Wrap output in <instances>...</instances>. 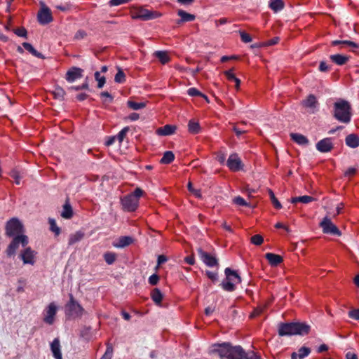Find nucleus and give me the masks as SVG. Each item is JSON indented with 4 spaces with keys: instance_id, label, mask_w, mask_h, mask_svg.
Segmentation results:
<instances>
[{
    "instance_id": "nucleus-1",
    "label": "nucleus",
    "mask_w": 359,
    "mask_h": 359,
    "mask_svg": "<svg viewBox=\"0 0 359 359\" xmlns=\"http://www.w3.org/2000/svg\"><path fill=\"white\" fill-rule=\"evenodd\" d=\"M211 352L217 353L220 359H260L255 353H247L241 346H231L229 343L214 344Z\"/></svg>"
},
{
    "instance_id": "nucleus-2",
    "label": "nucleus",
    "mask_w": 359,
    "mask_h": 359,
    "mask_svg": "<svg viewBox=\"0 0 359 359\" xmlns=\"http://www.w3.org/2000/svg\"><path fill=\"white\" fill-rule=\"evenodd\" d=\"M311 330L310 325L304 323H280L278 325V334L280 336L305 335Z\"/></svg>"
},
{
    "instance_id": "nucleus-3",
    "label": "nucleus",
    "mask_w": 359,
    "mask_h": 359,
    "mask_svg": "<svg viewBox=\"0 0 359 359\" xmlns=\"http://www.w3.org/2000/svg\"><path fill=\"white\" fill-rule=\"evenodd\" d=\"M333 116L339 121L348 123L351 119V107L345 100L339 99L334 104Z\"/></svg>"
},
{
    "instance_id": "nucleus-4",
    "label": "nucleus",
    "mask_w": 359,
    "mask_h": 359,
    "mask_svg": "<svg viewBox=\"0 0 359 359\" xmlns=\"http://www.w3.org/2000/svg\"><path fill=\"white\" fill-rule=\"evenodd\" d=\"M224 273L226 278L222 281L221 287L227 292L234 291L236 290V285L241 282V278L236 271L230 268H226Z\"/></svg>"
},
{
    "instance_id": "nucleus-5",
    "label": "nucleus",
    "mask_w": 359,
    "mask_h": 359,
    "mask_svg": "<svg viewBox=\"0 0 359 359\" xmlns=\"http://www.w3.org/2000/svg\"><path fill=\"white\" fill-rule=\"evenodd\" d=\"M85 311L82 306L78 303L72 294H69V300L65 305V314L69 318H81Z\"/></svg>"
},
{
    "instance_id": "nucleus-6",
    "label": "nucleus",
    "mask_w": 359,
    "mask_h": 359,
    "mask_svg": "<svg viewBox=\"0 0 359 359\" xmlns=\"http://www.w3.org/2000/svg\"><path fill=\"white\" fill-rule=\"evenodd\" d=\"M161 16L160 13L151 11L143 8H137L131 13V18L134 20H149Z\"/></svg>"
},
{
    "instance_id": "nucleus-7",
    "label": "nucleus",
    "mask_w": 359,
    "mask_h": 359,
    "mask_svg": "<svg viewBox=\"0 0 359 359\" xmlns=\"http://www.w3.org/2000/svg\"><path fill=\"white\" fill-rule=\"evenodd\" d=\"M23 225L17 218H12L6 225V234L8 236H18L23 235Z\"/></svg>"
},
{
    "instance_id": "nucleus-8",
    "label": "nucleus",
    "mask_w": 359,
    "mask_h": 359,
    "mask_svg": "<svg viewBox=\"0 0 359 359\" xmlns=\"http://www.w3.org/2000/svg\"><path fill=\"white\" fill-rule=\"evenodd\" d=\"M12 237L13 240L6 249V254L9 257L15 254L20 244H21L22 247H25L28 244V237L25 235Z\"/></svg>"
},
{
    "instance_id": "nucleus-9",
    "label": "nucleus",
    "mask_w": 359,
    "mask_h": 359,
    "mask_svg": "<svg viewBox=\"0 0 359 359\" xmlns=\"http://www.w3.org/2000/svg\"><path fill=\"white\" fill-rule=\"evenodd\" d=\"M323 232L326 234L340 236L341 232L328 217H325L320 223Z\"/></svg>"
},
{
    "instance_id": "nucleus-10",
    "label": "nucleus",
    "mask_w": 359,
    "mask_h": 359,
    "mask_svg": "<svg viewBox=\"0 0 359 359\" xmlns=\"http://www.w3.org/2000/svg\"><path fill=\"white\" fill-rule=\"evenodd\" d=\"M37 252L30 247H26L20 252V258L24 264L34 265L36 262Z\"/></svg>"
},
{
    "instance_id": "nucleus-11",
    "label": "nucleus",
    "mask_w": 359,
    "mask_h": 359,
    "mask_svg": "<svg viewBox=\"0 0 359 359\" xmlns=\"http://www.w3.org/2000/svg\"><path fill=\"white\" fill-rule=\"evenodd\" d=\"M121 204L126 211L133 212L138 207L139 201L135 196L128 194L121 199Z\"/></svg>"
},
{
    "instance_id": "nucleus-12",
    "label": "nucleus",
    "mask_w": 359,
    "mask_h": 359,
    "mask_svg": "<svg viewBox=\"0 0 359 359\" xmlns=\"http://www.w3.org/2000/svg\"><path fill=\"white\" fill-rule=\"evenodd\" d=\"M231 171L237 172L243 169V164L237 154H231L226 163Z\"/></svg>"
},
{
    "instance_id": "nucleus-13",
    "label": "nucleus",
    "mask_w": 359,
    "mask_h": 359,
    "mask_svg": "<svg viewBox=\"0 0 359 359\" xmlns=\"http://www.w3.org/2000/svg\"><path fill=\"white\" fill-rule=\"evenodd\" d=\"M57 311V306L55 302L50 303L44 311L43 321L48 325L53 324Z\"/></svg>"
},
{
    "instance_id": "nucleus-14",
    "label": "nucleus",
    "mask_w": 359,
    "mask_h": 359,
    "mask_svg": "<svg viewBox=\"0 0 359 359\" xmlns=\"http://www.w3.org/2000/svg\"><path fill=\"white\" fill-rule=\"evenodd\" d=\"M37 19L41 25H47L52 22L53 17L50 8L43 5L37 14Z\"/></svg>"
},
{
    "instance_id": "nucleus-15",
    "label": "nucleus",
    "mask_w": 359,
    "mask_h": 359,
    "mask_svg": "<svg viewBox=\"0 0 359 359\" xmlns=\"http://www.w3.org/2000/svg\"><path fill=\"white\" fill-rule=\"evenodd\" d=\"M197 251L201 259L205 265L210 267H213L218 265V261L215 257L205 252L202 248H198Z\"/></svg>"
},
{
    "instance_id": "nucleus-16",
    "label": "nucleus",
    "mask_w": 359,
    "mask_h": 359,
    "mask_svg": "<svg viewBox=\"0 0 359 359\" xmlns=\"http://www.w3.org/2000/svg\"><path fill=\"white\" fill-rule=\"evenodd\" d=\"M316 149L321 153L330 152L334 147L332 139L330 137L324 138L317 142Z\"/></svg>"
},
{
    "instance_id": "nucleus-17",
    "label": "nucleus",
    "mask_w": 359,
    "mask_h": 359,
    "mask_svg": "<svg viewBox=\"0 0 359 359\" xmlns=\"http://www.w3.org/2000/svg\"><path fill=\"white\" fill-rule=\"evenodd\" d=\"M304 107L309 108L311 113H314L318 107V102L316 96L313 94L309 95L306 99L302 101Z\"/></svg>"
},
{
    "instance_id": "nucleus-18",
    "label": "nucleus",
    "mask_w": 359,
    "mask_h": 359,
    "mask_svg": "<svg viewBox=\"0 0 359 359\" xmlns=\"http://www.w3.org/2000/svg\"><path fill=\"white\" fill-rule=\"evenodd\" d=\"M83 69L79 67L71 68L66 74V80L68 82H74L82 76Z\"/></svg>"
},
{
    "instance_id": "nucleus-19",
    "label": "nucleus",
    "mask_w": 359,
    "mask_h": 359,
    "mask_svg": "<svg viewBox=\"0 0 359 359\" xmlns=\"http://www.w3.org/2000/svg\"><path fill=\"white\" fill-rule=\"evenodd\" d=\"M50 350L53 353V357L55 359H62V355L61 353V346L60 340L58 338L54 339V340L50 344Z\"/></svg>"
},
{
    "instance_id": "nucleus-20",
    "label": "nucleus",
    "mask_w": 359,
    "mask_h": 359,
    "mask_svg": "<svg viewBox=\"0 0 359 359\" xmlns=\"http://www.w3.org/2000/svg\"><path fill=\"white\" fill-rule=\"evenodd\" d=\"M133 242V238L130 236H121L113 243V246L116 248H123L130 245Z\"/></svg>"
},
{
    "instance_id": "nucleus-21",
    "label": "nucleus",
    "mask_w": 359,
    "mask_h": 359,
    "mask_svg": "<svg viewBox=\"0 0 359 359\" xmlns=\"http://www.w3.org/2000/svg\"><path fill=\"white\" fill-rule=\"evenodd\" d=\"M332 45L334 46L340 45L341 48H349L351 50H354V49L359 48L358 44H357L356 43H355L353 41H348V40H344V41L334 40V41H332Z\"/></svg>"
},
{
    "instance_id": "nucleus-22",
    "label": "nucleus",
    "mask_w": 359,
    "mask_h": 359,
    "mask_svg": "<svg viewBox=\"0 0 359 359\" xmlns=\"http://www.w3.org/2000/svg\"><path fill=\"white\" fill-rule=\"evenodd\" d=\"M345 142L350 148H357L359 147V136L354 133L350 134L346 137Z\"/></svg>"
},
{
    "instance_id": "nucleus-23",
    "label": "nucleus",
    "mask_w": 359,
    "mask_h": 359,
    "mask_svg": "<svg viewBox=\"0 0 359 359\" xmlns=\"http://www.w3.org/2000/svg\"><path fill=\"white\" fill-rule=\"evenodd\" d=\"M265 257L269 261V264L273 266H278L283 260L281 256L271 252L266 253Z\"/></svg>"
},
{
    "instance_id": "nucleus-24",
    "label": "nucleus",
    "mask_w": 359,
    "mask_h": 359,
    "mask_svg": "<svg viewBox=\"0 0 359 359\" xmlns=\"http://www.w3.org/2000/svg\"><path fill=\"white\" fill-rule=\"evenodd\" d=\"M176 127L172 125H165L163 127L159 128L156 130L158 135L165 136L170 135L175 133Z\"/></svg>"
},
{
    "instance_id": "nucleus-25",
    "label": "nucleus",
    "mask_w": 359,
    "mask_h": 359,
    "mask_svg": "<svg viewBox=\"0 0 359 359\" xmlns=\"http://www.w3.org/2000/svg\"><path fill=\"white\" fill-rule=\"evenodd\" d=\"M177 15L180 17V20L177 22L178 24L186 22H191L194 21L196 18L194 15L188 13L183 10H179L177 11Z\"/></svg>"
},
{
    "instance_id": "nucleus-26",
    "label": "nucleus",
    "mask_w": 359,
    "mask_h": 359,
    "mask_svg": "<svg viewBox=\"0 0 359 359\" xmlns=\"http://www.w3.org/2000/svg\"><path fill=\"white\" fill-rule=\"evenodd\" d=\"M291 139L299 145H306L309 143L307 137L299 133H291Z\"/></svg>"
},
{
    "instance_id": "nucleus-27",
    "label": "nucleus",
    "mask_w": 359,
    "mask_h": 359,
    "mask_svg": "<svg viewBox=\"0 0 359 359\" xmlns=\"http://www.w3.org/2000/svg\"><path fill=\"white\" fill-rule=\"evenodd\" d=\"M330 58L333 62H334L337 65H343L346 64L349 60L348 57L340 54L331 55L330 56Z\"/></svg>"
},
{
    "instance_id": "nucleus-28",
    "label": "nucleus",
    "mask_w": 359,
    "mask_h": 359,
    "mask_svg": "<svg viewBox=\"0 0 359 359\" xmlns=\"http://www.w3.org/2000/svg\"><path fill=\"white\" fill-rule=\"evenodd\" d=\"M201 126L198 121L191 119L188 123V130L191 134H198L201 132Z\"/></svg>"
},
{
    "instance_id": "nucleus-29",
    "label": "nucleus",
    "mask_w": 359,
    "mask_h": 359,
    "mask_svg": "<svg viewBox=\"0 0 359 359\" xmlns=\"http://www.w3.org/2000/svg\"><path fill=\"white\" fill-rule=\"evenodd\" d=\"M73 215V210L72 206L69 202L67 201L63 205V209L61 212V216L65 219H70Z\"/></svg>"
},
{
    "instance_id": "nucleus-30",
    "label": "nucleus",
    "mask_w": 359,
    "mask_h": 359,
    "mask_svg": "<svg viewBox=\"0 0 359 359\" xmlns=\"http://www.w3.org/2000/svg\"><path fill=\"white\" fill-rule=\"evenodd\" d=\"M313 201H315V198L313 197L305 195L302 196L293 197L291 198L290 202L292 203L300 202L304 204H307Z\"/></svg>"
},
{
    "instance_id": "nucleus-31",
    "label": "nucleus",
    "mask_w": 359,
    "mask_h": 359,
    "mask_svg": "<svg viewBox=\"0 0 359 359\" xmlns=\"http://www.w3.org/2000/svg\"><path fill=\"white\" fill-rule=\"evenodd\" d=\"M154 55L160 60V62L165 65L170 61V57L167 52L158 50L154 52Z\"/></svg>"
},
{
    "instance_id": "nucleus-32",
    "label": "nucleus",
    "mask_w": 359,
    "mask_h": 359,
    "mask_svg": "<svg viewBox=\"0 0 359 359\" xmlns=\"http://www.w3.org/2000/svg\"><path fill=\"white\" fill-rule=\"evenodd\" d=\"M84 236V233L81 231H76L69 236L68 244L72 245L74 243L80 241Z\"/></svg>"
},
{
    "instance_id": "nucleus-33",
    "label": "nucleus",
    "mask_w": 359,
    "mask_h": 359,
    "mask_svg": "<svg viewBox=\"0 0 359 359\" xmlns=\"http://www.w3.org/2000/svg\"><path fill=\"white\" fill-rule=\"evenodd\" d=\"M269 7L274 12L281 11L284 7V3L282 0H271Z\"/></svg>"
},
{
    "instance_id": "nucleus-34",
    "label": "nucleus",
    "mask_w": 359,
    "mask_h": 359,
    "mask_svg": "<svg viewBox=\"0 0 359 359\" xmlns=\"http://www.w3.org/2000/svg\"><path fill=\"white\" fill-rule=\"evenodd\" d=\"M22 46L34 56L38 58H43V55L38 52L29 43L24 42L22 43Z\"/></svg>"
},
{
    "instance_id": "nucleus-35",
    "label": "nucleus",
    "mask_w": 359,
    "mask_h": 359,
    "mask_svg": "<svg viewBox=\"0 0 359 359\" xmlns=\"http://www.w3.org/2000/svg\"><path fill=\"white\" fill-rule=\"evenodd\" d=\"M151 299L156 304H160L163 299V294L159 289L155 288L151 292Z\"/></svg>"
},
{
    "instance_id": "nucleus-36",
    "label": "nucleus",
    "mask_w": 359,
    "mask_h": 359,
    "mask_svg": "<svg viewBox=\"0 0 359 359\" xmlns=\"http://www.w3.org/2000/svg\"><path fill=\"white\" fill-rule=\"evenodd\" d=\"M175 159V155L172 151H167L164 153L163 156L161 159V163L163 164H169Z\"/></svg>"
},
{
    "instance_id": "nucleus-37",
    "label": "nucleus",
    "mask_w": 359,
    "mask_h": 359,
    "mask_svg": "<svg viewBox=\"0 0 359 359\" xmlns=\"http://www.w3.org/2000/svg\"><path fill=\"white\" fill-rule=\"evenodd\" d=\"M104 261L107 262V264L111 265L114 264V262L116 259V255L114 252H107L103 255Z\"/></svg>"
},
{
    "instance_id": "nucleus-38",
    "label": "nucleus",
    "mask_w": 359,
    "mask_h": 359,
    "mask_svg": "<svg viewBox=\"0 0 359 359\" xmlns=\"http://www.w3.org/2000/svg\"><path fill=\"white\" fill-rule=\"evenodd\" d=\"M53 94L55 98L62 100L65 97V91L60 86H56L54 90L53 91Z\"/></svg>"
},
{
    "instance_id": "nucleus-39",
    "label": "nucleus",
    "mask_w": 359,
    "mask_h": 359,
    "mask_svg": "<svg viewBox=\"0 0 359 359\" xmlns=\"http://www.w3.org/2000/svg\"><path fill=\"white\" fill-rule=\"evenodd\" d=\"M128 107L133 110H139L145 107L146 104L144 102H136L134 101H128Z\"/></svg>"
},
{
    "instance_id": "nucleus-40",
    "label": "nucleus",
    "mask_w": 359,
    "mask_h": 359,
    "mask_svg": "<svg viewBox=\"0 0 359 359\" xmlns=\"http://www.w3.org/2000/svg\"><path fill=\"white\" fill-rule=\"evenodd\" d=\"M269 194L271 201L274 208L276 209H280L282 208V205H281L280 203L278 201V200L276 198L275 194L273 192V191L269 189Z\"/></svg>"
},
{
    "instance_id": "nucleus-41",
    "label": "nucleus",
    "mask_w": 359,
    "mask_h": 359,
    "mask_svg": "<svg viewBox=\"0 0 359 359\" xmlns=\"http://www.w3.org/2000/svg\"><path fill=\"white\" fill-rule=\"evenodd\" d=\"M125 80H126V76H125L124 72H123V70L121 69L118 68V72L115 75L114 81L116 83H123L125 81Z\"/></svg>"
},
{
    "instance_id": "nucleus-42",
    "label": "nucleus",
    "mask_w": 359,
    "mask_h": 359,
    "mask_svg": "<svg viewBox=\"0 0 359 359\" xmlns=\"http://www.w3.org/2000/svg\"><path fill=\"white\" fill-rule=\"evenodd\" d=\"M310 353H311L310 348L303 346V347H301L298 350V353H298L299 358V359H303L305 357H306L307 355H309Z\"/></svg>"
},
{
    "instance_id": "nucleus-43",
    "label": "nucleus",
    "mask_w": 359,
    "mask_h": 359,
    "mask_svg": "<svg viewBox=\"0 0 359 359\" xmlns=\"http://www.w3.org/2000/svg\"><path fill=\"white\" fill-rule=\"evenodd\" d=\"M95 79L97 81V88H102L106 82L105 77L101 76L100 72H96L95 73Z\"/></svg>"
},
{
    "instance_id": "nucleus-44",
    "label": "nucleus",
    "mask_w": 359,
    "mask_h": 359,
    "mask_svg": "<svg viewBox=\"0 0 359 359\" xmlns=\"http://www.w3.org/2000/svg\"><path fill=\"white\" fill-rule=\"evenodd\" d=\"M129 131V127H124L115 137L116 139L121 143L126 137V134Z\"/></svg>"
},
{
    "instance_id": "nucleus-45",
    "label": "nucleus",
    "mask_w": 359,
    "mask_h": 359,
    "mask_svg": "<svg viewBox=\"0 0 359 359\" xmlns=\"http://www.w3.org/2000/svg\"><path fill=\"white\" fill-rule=\"evenodd\" d=\"M49 224L50 226V230L55 233L56 236H58L60 233V229L57 226L55 220L54 219H49Z\"/></svg>"
},
{
    "instance_id": "nucleus-46",
    "label": "nucleus",
    "mask_w": 359,
    "mask_h": 359,
    "mask_svg": "<svg viewBox=\"0 0 359 359\" xmlns=\"http://www.w3.org/2000/svg\"><path fill=\"white\" fill-rule=\"evenodd\" d=\"M10 176L15 180V182L16 184H20L22 175L18 170H13L12 171H11Z\"/></svg>"
},
{
    "instance_id": "nucleus-47",
    "label": "nucleus",
    "mask_w": 359,
    "mask_h": 359,
    "mask_svg": "<svg viewBox=\"0 0 359 359\" xmlns=\"http://www.w3.org/2000/svg\"><path fill=\"white\" fill-rule=\"evenodd\" d=\"M251 243L255 245H260L263 241L264 238L263 237L259 234H256L251 237Z\"/></svg>"
},
{
    "instance_id": "nucleus-48",
    "label": "nucleus",
    "mask_w": 359,
    "mask_h": 359,
    "mask_svg": "<svg viewBox=\"0 0 359 359\" xmlns=\"http://www.w3.org/2000/svg\"><path fill=\"white\" fill-rule=\"evenodd\" d=\"M233 202L239 206H250V204L247 203L244 198L241 196H236L233 199Z\"/></svg>"
},
{
    "instance_id": "nucleus-49",
    "label": "nucleus",
    "mask_w": 359,
    "mask_h": 359,
    "mask_svg": "<svg viewBox=\"0 0 359 359\" xmlns=\"http://www.w3.org/2000/svg\"><path fill=\"white\" fill-rule=\"evenodd\" d=\"M130 1V0H110L109 1V5L110 6H118L122 4H127Z\"/></svg>"
},
{
    "instance_id": "nucleus-50",
    "label": "nucleus",
    "mask_w": 359,
    "mask_h": 359,
    "mask_svg": "<svg viewBox=\"0 0 359 359\" xmlns=\"http://www.w3.org/2000/svg\"><path fill=\"white\" fill-rule=\"evenodd\" d=\"M187 93L189 96L191 97H196V96H200L202 95V93L200 92L198 89L196 88H190L187 90Z\"/></svg>"
},
{
    "instance_id": "nucleus-51",
    "label": "nucleus",
    "mask_w": 359,
    "mask_h": 359,
    "mask_svg": "<svg viewBox=\"0 0 359 359\" xmlns=\"http://www.w3.org/2000/svg\"><path fill=\"white\" fill-rule=\"evenodd\" d=\"M240 36L242 41L244 43H249L252 41V37L250 35L245 33V32H240Z\"/></svg>"
},
{
    "instance_id": "nucleus-52",
    "label": "nucleus",
    "mask_w": 359,
    "mask_h": 359,
    "mask_svg": "<svg viewBox=\"0 0 359 359\" xmlns=\"http://www.w3.org/2000/svg\"><path fill=\"white\" fill-rule=\"evenodd\" d=\"M86 36L87 33L84 30L79 29L76 32L74 35V39L76 40H81L84 39Z\"/></svg>"
},
{
    "instance_id": "nucleus-53",
    "label": "nucleus",
    "mask_w": 359,
    "mask_h": 359,
    "mask_svg": "<svg viewBox=\"0 0 359 359\" xmlns=\"http://www.w3.org/2000/svg\"><path fill=\"white\" fill-rule=\"evenodd\" d=\"M224 74L229 81H233L234 79L236 78L235 76V74H233V69L224 72Z\"/></svg>"
},
{
    "instance_id": "nucleus-54",
    "label": "nucleus",
    "mask_w": 359,
    "mask_h": 359,
    "mask_svg": "<svg viewBox=\"0 0 359 359\" xmlns=\"http://www.w3.org/2000/svg\"><path fill=\"white\" fill-rule=\"evenodd\" d=\"M188 189L189 191L192 192L197 198L201 197V191L199 189H194L191 182H189L188 184Z\"/></svg>"
},
{
    "instance_id": "nucleus-55",
    "label": "nucleus",
    "mask_w": 359,
    "mask_h": 359,
    "mask_svg": "<svg viewBox=\"0 0 359 359\" xmlns=\"http://www.w3.org/2000/svg\"><path fill=\"white\" fill-rule=\"evenodd\" d=\"M348 317L354 319V320H359V309H353L348 312Z\"/></svg>"
},
{
    "instance_id": "nucleus-56",
    "label": "nucleus",
    "mask_w": 359,
    "mask_h": 359,
    "mask_svg": "<svg viewBox=\"0 0 359 359\" xmlns=\"http://www.w3.org/2000/svg\"><path fill=\"white\" fill-rule=\"evenodd\" d=\"M206 275L213 282L217 281L218 280V274L217 272L207 271Z\"/></svg>"
},
{
    "instance_id": "nucleus-57",
    "label": "nucleus",
    "mask_w": 359,
    "mask_h": 359,
    "mask_svg": "<svg viewBox=\"0 0 359 359\" xmlns=\"http://www.w3.org/2000/svg\"><path fill=\"white\" fill-rule=\"evenodd\" d=\"M357 171V168L354 167H350L348 168L345 172H344V176L345 177H351L353 176Z\"/></svg>"
},
{
    "instance_id": "nucleus-58",
    "label": "nucleus",
    "mask_w": 359,
    "mask_h": 359,
    "mask_svg": "<svg viewBox=\"0 0 359 359\" xmlns=\"http://www.w3.org/2000/svg\"><path fill=\"white\" fill-rule=\"evenodd\" d=\"M158 280H159L158 276L157 274L154 273L149 278V283L151 285H155L158 283Z\"/></svg>"
},
{
    "instance_id": "nucleus-59",
    "label": "nucleus",
    "mask_w": 359,
    "mask_h": 359,
    "mask_svg": "<svg viewBox=\"0 0 359 359\" xmlns=\"http://www.w3.org/2000/svg\"><path fill=\"white\" fill-rule=\"evenodd\" d=\"M15 34L20 37L27 36V30L25 28H19L15 30Z\"/></svg>"
},
{
    "instance_id": "nucleus-60",
    "label": "nucleus",
    "mask_w": 359,
    "mask_h": 359,
    "mask_svg": "<svg viewBox=\"0 0 359 359\" xmlns=\"http://www.w3.org/2000/svg\"><path fill=\"white\" fill-rule=\"evenodd\" d=\"M264 309V307H257V308H256L253 311V312L250 314V317L251 318H254V317L259 316L263 312Z\"/></svg>"
},
{
    "instance_id": "nucleus-61",
    "label": "nucleus",
    "mask_w": 359,
    "mask_h": 359,
    "mask_svg": "<svg viewBox=\"0 0 359 359\" xmlns=\"http://www.w3.org/2000/svg\"><path fill=\"white\" fill-rule=\"evenodd\" d=\"M217 160L221 163L224 164L226 161V155L223 152H219L217 155Z\"/></svg>"
},
{
    "instance_id": "nucleus-62",
    "label": "nucleus",
    "mask_w": 359,
    "mask_h": 359,
    "mask_svg": "<svg viewBox=\"0 0 359 359\" xmlns=\"http://www.w3.org/2000/svg\"><path fill=\"white\" fill-rule=\"evenodd\" d=\"M143 191L140 188H136L135 191L130 194L131 196H134L139 201V198L142 196Z\"/></svg>"
},
{
    "instance_id": "nucleus-63",
    "label": "nucleus",
    "mask_w": 359,
    "mask_h": 359,
    "mask_svg": "<svg viewBox=\"0 0 359 359\" xmlns=\"http://www.w3.org/2000/svg\"><path fill=\"white\" fill-rule=\"evenodd\" d=\"M330 69L329 66L324 61H322L320 62L319 65V70L322 72H327Z\"/></svg>"
},
{
    "instance_id": "nucleus-64",
    "label": "nucleus",
    "mask_w": 359,
    "mask_h": 359,
    "mask_svg": "<svg viewBox=\"0 0 359 359\" xmlns=\"http://www.w3.org/2000/svg\"><path fill=\"white\" fill-rule=\"evenodd\" d=\"M113 353V348L111 346H107L105 353L104 354V357H107V359H111Z\"/></svg>"
}]
</instances>
